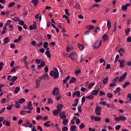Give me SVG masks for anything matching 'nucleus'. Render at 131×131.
<instances>
[{
  "mask_svg": "<svg viewBox=\"0 0 131 131\" xmlns=\"http://www.w3.org/2000/svg\"><path fill=\"white\" fill-rule=\"evenodd\" d=\"M50 76H53L55 78L59 77V72L57 68H54V71H51L50 73Z\"/></svg>",
  "mask_w": 131,
  "mask_h": 131,
  "instance_id": "f257e3e1",
  "label": "nucleus"
},
{
  "mask_svg": "<svg viewBox=\"0 0 131 131\" xmlns=\"http://www.w3.org/2000/svg\"><path fill=\"white\" fill-rule=\"evenodd\" d=\"M35 63H36V64H40L37 66L38 69L43 68V67L46 66V62L45 61H41L40 59H35Z\"/></svg>",
  "mask_w": 131,
  "mask_h": 131,
  "instance_id": "f03ea898",
  "label": "nucleus"
},
{
  "mask_svg": "<svg viewBox=\"0 0 131 131\" xmlns=\"http://www.w3.org/2000/svg\"><path fill=\"white\" fill-rule=\"evenodd\" d=\"M69 58L73 61H76L77 60V53L76 52H72L69 55Z\"/></svg>",
  "mask_w": 131,
  "mask_h": 131,
  "instance_id": "7ed1b4c3",
  "label": "nucleus"
},
{
  "mask_svg": "<svg viewBox=\"0 0 131 131\" xmlns=\"http://www.w3.org/2000/svg\"><path fill=\"white\" fill-rule=\"evenodd\" d=\"M127 75V73L126 72L124 73L122 76L120 77V78H118V82H121L122 81L125 80V77H126Z\"/></svg>",
  "mask_w": 131,
  "mask_h": 131,
  "instance_id": "20e7f679",
  "label": "nucleus"
},
{
  "mask_svg": "<svg viewBox=\"0 0 131 131\" xmlns=\"http://www.w3.org/2000/svg\"><path fill=\"white\" fill-rule=\"evenodd\" d=\"M118 77H116L113 80V82L110 83V88H113L114 86H116V82L118 81Z\"/></svg>",
  "mask_w": 131,
  "mask_h": 131,
  "instance_id": "39448f33",
  "label": "nucleus"
},
{
  "mask_svg": "<svg viewBox=\"0 0 131 131\" xmlns=\"http://www.w3.org/2000/svg\"><path fill=\"white\" fill-rule=\"evenodd\" d=\"M102 110V108L100 106H97L95 108V112L96 115L100 116L101 115V111Z\"/></svg>",
  "mask_w": 131,
  "mask_h": 131,
  "instance_id": "423d86ee",
  "label": "nucleus"
},
{
  "mask_svg": "<svg viewBox=\"0 0 131 131\" xmlns=\"http://www.w3.org/2000/svg\"><path fill=\"white\" fill-rule=\"evenodd\" d=\"M52 95H53V96H58L60 95V91H59V88H54Z\"/></svg>",
  "mask_w": 131,
  "mask_h": 131,
  "instance_id": "0eeeda50",
  "label": "nucleus"
},
{
  "mask_svg": "<svg viewBox=\"0 0 131 131\" xmlns=\"http://www.w3.org/2000/svg\"><path fill=\"white\" fill-rule=\"evenodd\" d=\"M118 62H120V67L121 68H124L125 67V61L122 60L120 61V59L118 60Z\"/></svg>",
  "mask_w": 131,
  "mask_h": 131,
  "instance_id": "6e6552de",
  "label": "nucleus"
},
{
  "mask_svg": "<svg viewBox=\"0 0 131 131\" xmlns=\"http://www.w3.org/2000/svg\"><path fill=\"white\" fill-rule=\"evenodd\" d=\"M101 45H102V41H97L95 43L94 48L95 49H98V48H99V47H100Z\"/></svg>",
  "mask_w": 131,
  "mask_h": 131,
  "instance_id": "1a4fd4ad",
  "label": "nucleus"
},
{
  "mask_svg": "<svg viewBox=\"0 0 131 131\" xmlns=\"http://www.w3.org/2000/svg\"><path fill=\"white\" fill-rule=\"evenodd\" d=\"M59 118L60 119H65L66 118V115L65 114L64 112L60 113L59 115Z\"/></svg>",
  "mask_w": 131,
  "mask_h": 131,
  "instance_id": "9d476101",
  "label": "nucleus"
},
{
  "mask_svg": "<svg viewBox=\"0 0 131 131\" xmlns=\"http://www.w3.org/2000/svg\"><path fill=\"white\" fill-rule=\"evenodd\" d=\"M40 80L37 79L35 80L36 88L38 89L40 86Z\"/></svg>",
  "mask_w": 131,
  "mask_h": 131,
  "instance_id": "9b49d317",
  "label": "nucleus"
},
{
  "mask_svg": "<svg viewBox=\"0 0 131 131\" xmlns=\"http://www.w3.org/2000/svg\"><path fill=\"white\" fill-rule=\"evenodd\" d=\"M128 7H129V3H127L125 5L122 6L121 9L122 11H126Z\"/></svg>",
  "mask_w": 131,
  "mask_h": 131,
  "instance_id": "f8f14e48",
  "label": "nucleus"
},
{
  "mask_svg": "<svg viewBox=\"0 0 131 131\" xmlns=\"http://www.w3.org/2000/svg\"><path fill=\"white\" fill-rule=\"evenodd\" d=\"M125 51L124 50V49L123 48H120L118 50V53L120 54V56H123V54H124V52Z\"/></svg>",
  "mask_w": 131,
  "mask_h": 131,
  "instance_id": "ddd939ff",
  "label": "nucleus"
},
{
  "mask_svg": "<svg viewBox=\"0 0 131 131\" xmlns=\"http://www.w3.org/2000/svg\"><path fill=\"white\" fill-rule=\"evenodd\" d=\"M9 41H10V38H9V37H6L4 38V41L3 42V45H4V46H5V45H7V43H8V42H9Z\"/></svg>",
  "mask_w": 131,
  "mask_h": 131,
  "instance_id": "4468645a",
  "label": "nucleus"
},
{
  "mask_svg": "<svg viewBox=\"0 0 131 131\" xmlns=\"http://www.w3.org/2000/svg\"><path fill=\"white\" fill-rule=\"evenodd\" d=\"M75 96H77L78 97H80V92L76 91L74 93L73 98H74Z\"/></svg>",
  "mask_w": 131,
  "mask_h": 131,
  "instance_id": "2eb2a0df",
  "label": "nucleus"
},
{
  "mask_svg": "<svg viewBox=\"0 0 131 131\" xmlns=\"http://www.w3.org/2000/svg\"><path fill=\"white\" fill-rule=\"evenodd\" d=\"M3 124H5L7 126H10V125H11V122L6 120L3 121Z\"/></svg>",
  "mask_w": 131,
  "mask_h": 131,
  "instance_id": "dca6fc26",
  "label": "nucleus"
},
{
  "mask_svg": "<svg viewBox=\"0 0 131 131\" xmlns=\"http://www.w3.org/2000/svg\"><path fill=\"white\" fill-rule=\"evenodd\" d=\"M32 3L33 4L34 7H37L39 1H38V0H32Z\"/></svg>",
  "mask_w": 131,
  "mask_h": 131,
  "instance_id": "f3484780",
  "label": "nucleus"
},
{
  "mask_svg": "<svg viewBox=\"0 0 131 131\" xmlns=\"http://www.w3.org/2000/svg\"><path fill=\"white\" fill-rule=\"evenodd\" d=\"M25 102H26V100H25V99L24 98H21L20 99H18V101L19 104H23L24 103H25Z\"/></svg>",
  "mask_w": 131,
  "mask_h": 131,
  "instance_id": "a211bd4d",
  "label": "nucleus"
},
{
  "mask_svg": "<svg viewBox=\"0 0 131 131\" xmlns=\"http://www.w3.org/2000/svg\"><path fill=\"white\" fill-rule=\"evenodd\" d=\"M78 104V99H76L75 102L72 104L73 107H76Z\"/></svg>",
  "mask_w": 131,
  "mask_h": 131,
  "instance_id": "6ab92c4d",
  "label": "nucleus"
},
{
  "mask_svg": "<svg viewBox=\"0 0 131 131\" xmlns=\"http://www.w3.org/2000/svg\"><path fill=\"white\" fill-rule=\"evenodd\" d=\"M75 74L76 76H78L79 74H81V71L80 70H76L75 71Z\"/></svg>",
  "mask_w": 131,
  "mask_h": 131,
  "instance_id": "aec40b11",
  "label": "nucleus"
},
{
  "mask_svg": "<svg viewBox=\"0 0 131 131\" xmlns=\"http://www.w3.org/2000/svg\"><path fill=\"white\" fill-rule=\"evenodd\" d=\"M60 114V111L56 110L55 111H53V114L55 116H57V115H58V114Z\"/></svg>",
  "mask_w": 131,
  "mask_h": 131,
  "instance_id": "412c9836",
  "label": "nucleus"
},
{
  "mask_svg": "<svg viewBox=\"0 0 131 131\" xmlns=\"http://www.w3.org/2000/svg\"><path fill=\"white\" fill-rule=\"evenodd\" d=\"M78 46L80 51H82L84 49V46L80 43H78Z\"/></svg>",
  "mask_w": 131,
  "mask_h": 131,
  "instance_id": "4be33fe9",
  "label": "nucleus"
},
{
  "mask_svg": "<svg viewBox=\"0 0 131 131\" xmlns=\"http://www.w3.org/2000/svg\"><path fill=\"white\" fill-rule=\"evenodd\" d=\"M68 119L65 118L63 119L62 123L64 125H67L68 124Z\"/></svg>",
  "mask_w": 131,
  "mask_h": 131,
  "instance_id": "5701e85b",
  "label": "nucleus"
},
{
  "mask_svg": "<svg viewBox=\"0 0 131 131\" xmlns=\"http://www.w3.org/2000/svg\"><path fill=\"white\" fill-rule=\"evenodd\" d=\"M86 29H88L89 30H92L94 28V26L92 25H88L85 27Z\"/></svg>",
  "mask_w": 131,
  "mask_h": 131,
  "instance_id": "b1692460",
  "label": "nucleus"
},
{
  "mask_svg": "<svg viewBox=\"0 0 131 131\" xmlns=\"http://www.w3.org/2000/svg\"><path fill=\"white\" fill-rule=\"evenodd\" d=\"M130 83L129 82H128V81H126L125 83H124L123 84V88H124V89H125V88L126 87V86H127V85H129V84H130Z\"/></svg>",
  "mask_w": 131,
  "mask_h": 131,
  "instance_id": "393cba45",
  "label": "nucleus"
},
{
  "mask_svg": "<svg viewBox=\"0 0 131 131\" xmlns=\"http://www.w3.org/2000/svg\"><path fill=\"white\" fill-rule=\"evenodd\" d=\"M92 93L93 96H97V95H98V93H99V90H93Z\"/></svg>",
  "mask_w": 131,
  "mask_h": 131,
  "instance_id": "a878e982",
  "label": "nucleus"
},
{
  "mask_svg": "<svg viewBox=\"0 0 131 131\" xmlns=\"http://www.w3.org/2000/svg\"><path fill=\"white\" fill-rule=\"evenodd\" d=\"M62 108H63V105H62V104L57 105V109L58 111L60 112V111L62 110Z\"/></svg>",
  "mask_w": 131,
  "mask_h": 131,
  "instance_id": "bb28decb",
  "label": "nucleus"
},
{
  "mask_svg": "<svg viewBox=\"0 0 131 131\" xmlns=\"http://www.w3.org/2000/svg\"><path fill=\"white\" fill-rule=\"evenodd\" d=\"M20 91V87L17 86L15 88V89L14 90V92L15 94H18V92Z\"/></svg>",
  "mask_w": 131,
  "mask_h": 131,
  "instance_id": "cd10ccee",
  "label": "nucleus"
},
{
  "mask_svg": "<svg viewBox=\"0 0 131 131\" xmlns=\"http://www.w3.org/2000/svg\"><path fill=\"white\" fill-rule=\"evenodd\" d=\"M20 104L18 101L15 102V107L16 109H19L20 108Z\"/></svg>",
  "mask_w": 131,
  "mask_h": 131,
  "instance_id": "c85d7f7f",
  "label": "nucleus"
},
{
  "mask_svg": "<svg viewBox=\"0 0 131 131\" xmlns=\"http://www.w3.org/2000/svg\"><path fill=\"white\" fill-rule=\"evenodd\" d=\"M75 81H76V78L72 77L70 80L69 83H73V82H75Z\"/></svg>",
  "mask_w": 131,
  "mask_h": 131,
  "instance_id": "c756f323",
  "label": "nucleus"
},
{
  "mask_svg": "<svg viewBox=\"0 0 131 131\" xmlns=\"http://www.w3.org/2000/svg\"><path fill=\"white\" fill-rule=\"evenodd\" d=\"M107 27L108 30L110 29V27H111V22L109 20L107 21Z\"/></svg>",
  "mask_w": 131,
  "mask_h": 131,
  "instance_id": "7c9ffc66",
  "label": "nucleus"
},
{
  "mask_svg": "<svg viewBox=\"0 0 131 131\" xmlns=\"http://www.w3.org/2000/svg\"><path fill=\"white\" fill-rule=\"evenodd\" d=\"M11 23H12V20H8L4 26H6V27H7V26H9V25H10Z\"/></svg>",
  "mask_w": 131,
  "mask_h": 131,
  "instance_id": "2f4dec72",
  "label": "nucleus"
},
{
  "mask_svg": "<svg viewBox=\"0 0 131 131\" xmlns=\"http://www.w3.org/2000/svg\"><path fill=\"white\" fill-rule=\"evenodd\" d=\"M120 119L121 121H125V120L127 119V118L124 116H120Z\"/></svg>",
  "mask_w": 131,
  "mask_h": 131,
  "instance_id": "473e14b6",
  "label": "nucleus"
},
{
  "mask_svg": "<svg viewBox=\"0 0 131 131\" xmlns=\"http://www.w3.org/2000/svg\"><path fill=\"white\" fill-rule=\"evenodd\" d=\"M108 80L109 79L108 78V77H106L105 78H104L103 80V84H106V83L108 82Z\"/></svg>",
  "mask_w": 131,
  "mask_h": 131,
  "instance_id": "72a5a7b5",
  "label": "nucleus"
},
{
  "mask_svg": "<svg viewBox=\"0 0 131 131\" xmlns=\"http://www.w3.org/2000/svg\"><path fill=\"white\" fill-rule=\"evenodd\" d=\"M86 98L88 100H93V99H94V95H89L88 96H86Z\"/></svg>",
  "mask_w": 131,
  "mask_h": 131,
  "instance_id": "f704fd0d",
  "label": "nucleus"
},
{
  "mask_svg": "<svg viewBox=\"0 0 131 131\" xmlns=\"http://www.w3.org/2000/svg\"><path fill=\"white\" fill-rule=\"evenodd\" d=\"M49 123H50V121H47L46 122H45L44 123L45 126H47V127H49L50 125Z\"/></svg>",
  "mask_w": 131,
  "mask_h": 131,
  "instance_id": "c9c22d12",
  "label": "nucleus"
},
{
  "mask_svg": "<svg viewBox=\"0 0 131 131\" xmlns=\"http://www.w3.org/2000/svg\"><path fill=\"white\" fill-rule=\"evenodd\" d=\"M94 85H95V82H92V83H89V84L88 85V89H92V87L94 86Z\"/></svg>",
  "mask_w": 131,
  "mask_h": 131,
  "instance_id": "e433bc0d",
  "label": "nucleus"
},
{
  "mask_svg": "<svg viewBox=\"0 0 131 131\" xmlns=\"http://www.w3.org/2000/svg\"><path fill=\"white\" fill-rule=\"evenodd\" d=\"M6 31H7V28L6 26L3 27V31H2L1 34L3 35V34H5L6 33Z\"/></svg>",
  "mask_w": 131,
  "mask_h": 131,
  "instance_id": "4c0bfd02",
  "label": "nucleus"
},
{
  "mask_svg": "<svg viewBox=\"0 0 131 131\" xmlns=\"http://www.w3.org/2000/svg\"><path fill=\"white\" fill-rule=\"evenodd\" d=\"M114 120H115V121H117V122H119V121H120V116L114 118Z\"/></svg>",
  "mask_w": 131,
  "mask_h": 131,
  "instance_id": "58836bf2",
  "label": "nucleus"
},
{
  "mask_svg": "<svg viewBox=\"0 0 131 131\" xmlns=\"http://www.w3.org/2000/svg\"><path fill=\"white\" fill-rule=\"evenodd\" d=\"M17 79H18V77L16 76H14L10 80L11 81H15Z\"/></svg>",
  "mask_w": 131,
  "mask_h": 131,
  "instance_id": "ea45409f",
  "label": "nucleus"
},
{
  "mask_svg": "<svg viewBox=\"0 0 131 131\" xmlns=\"http://www.w3.org/2000/svg\"><path fill=\"white\" fill-rule=\"evenodd\" d=\"M15 2H13L9 4V5H8V7L9 8H12V7H14V6H15Z\"/></svg>",
  "mask_w": 131,
  "mask_h": 131,
  "instance_id": "a19ab883",
  "label": "nucleus"
},
{
  "mask_svg": "<svg viewBox=\"0 0 131 131\" xmlns=\"http://www.w3.org/2000/svg\"><path fill=\"white\" fill-rule=\"evenodd\" d=\"M56 96H57L56 98V99L57 100V101H60L62 96H61L60 94H59L58 95H56Z\"/></svg>",
  "mask_w": 131,
  "mask_h": 131,
  "instance_id": "79ce46f5",
  "label": "nucleus"
},
{
  "mask_svg": "<svg viewBox=\"0 0 131 131\" xmlns=\"http://www.w3.org/2000/svg\"><path fill=\"white\" fill-rule=\"evenodd\" d=\"M127 99L129 102L131 101V94H128L127 95Z\"/></svg>",
  "mask_w": 131,
  "mask_h": 131,
  "instance_id": "37998d69",
  "label": "nucleus"
},
{
  "mask_svg": "<svg viewBox=\"0 0 131 131\" xmlns=\"http://www.w3.org/2000/svg\"><path fill=\"white\" fill-rule=\"evenodd\" d=\"M120 92V87H118L116 91H114L115 94H118V93H119Z\"/></svg>",
  "mask_w": 131,
  "mask_h": 131,
  "instance_id": "c03bdc74",
  "label": "nucleus"
},
{
  "mask_svg": "<svg viewBox=\"0 0 131 131\" xmlns=\"http://www.w3.org/2000/svg\"><path fill=\"white\" fill-rule=\"evenodd\" d=\"M13 21H14V22H19V21H20V19L18 17H15L13 18Z\"/></svg>",
  "mask_w": 131,
  "mask_h": 131,
  "instance_id": "a18cd8bd",
  "label": "nucleus"
},
{
  "mask_svg": "<svg viewBox=\"0 0 131 131\" xmlns=\"http://www.w3.org/2000/svg\"><path fill=\"white\" fill-rule=\"evenodd\" d=\"M7 102V98H3L2 100L1 101V104H5Z\"/></svg>",
  "mask_w": 131,
  "mask_h": 131,
  "instance_id": "49530a36",
  "label": "nucleus"
},
{
  "mask_svg": "<svg viewBox=\"0 0 131 131\" xmlns=\"http://www.w3.org/2000/svg\"><path fill=\"white\" fill-rule=\"evenodd\" d=\"M107 98H109L110 99H112V98L113 97V94L112 93H107Z\"/></svg>",
  "mask_w": 131,
  "mask_h": 131,
  "instance_id": "de8ad7c7",
  "label": "nucleus"
},
{
  "mask_svg": "<svg viewBox=\"0 0 131 131\" xmlns=\"http://www.w3.org/2000/svg\"><path fill=\"white\" fill-rule=\"evenodd\" d=\"M76 129V126L72 125L71 127V130L74 131Z\"/></svg>",
  "mask_w": 131,
  "mask_h": 131,
  "instance_id": "09e8293b",
  "label": "nucleus"
},
{
  "mask_svg": "<svg viewBox=\"0 0 131 131\" xmlns=\"http://www.w3.org/2000/svg\"><path fill=\"white\" fill-rule=\"evenodd\" d=\"M48 46H49V43L48 42H45L43 43V48L45 49H47V48H48Z\"/></svg>",
  "mask_w": 131,
  "mask_h": 131,
  "instance_id": "8fccbe9b",
  "label": "nucleus"
},
{
  "mask_svg": "<svg viewBox=\"0 0 131 131\" xmlns=\"http://www.w3.org/2000/svg\"><path fill=\"white\" fill-rule=\"evenodd\" d=\"M43 76H44L45 79H49V75H48V73H46V74H44Z\"/></svg>",
  "mask_w": 131,
  "mask_h": 131,
  "instance_id": "3c124183",
  "label": "nucleus"
},
{
  "mask_svg": "<svg viewBox=\"0 0 131 131\" xmlns=\"http://www.w3.org/2000/svg\"><path fill=\"white\" fill-rule=\"evenodd\" d=\"M65 13L67 16H70V13H69V10L67 9H65Z\"/></svg>",
  "mask_w": 131,
  "mask_h": 131,
  "instance_id": "603ef678",
  "label": "nucleus"
},
{
  "mask_svg": "<svg viewBox=\"0 0 131 131\" xmlns=\"http://www.w3.org/2000/svg\"><path fill=\"white\" fill-rule=\"evenodd\" d=\"M95 121H100L101 120V117H95Z\"/></svg>",
  "mask_w": 131,
  "mask_h": 131,
  "instance_id": "864d4df0",
  "label": "nucleus"
},
{
  "mask_svg": "<svg viewBox=\"0 0 131 131\" xmlns=\"http://www.w3.org/2000/svg\"><path fill=\"white\" fill-rule=\"evenodd\" d=\"M121 127V126L120 125H117L115 127L116 130H119V129Z\"/></svg>",
  "mask_w": 131,
  "mask_h": 131,
  "instance_id": "5fc2aeb1",
  "label": "nucleus"
},
{
  "mask_svg": "<svg viewBox=\"0 0 131 131\" xmlns=\"http://www.w3.org/2000/svg\"><path fill=\"white\" fill-rule=\"evenodd\" d=\"M99 95H100V96H106V93H105L103 91H100L99 92Z\"/></svg>",
  "mask_w": 131,
  "mask_h": 131,
  "instance_id": "6e6d98bb",
  "label": "nucleus"
},
{
  "mask_svg": "<svg viewBox=\"0 0 131 131\" xmlns=\"http://www.w3.org/2000/svg\"><path fill=\"white\" fill-rule=\"evenodd\" d=\"M98 31H100V28L96 27L94 29V32L97 33Z\"/></svg>",
  "mask_w": 131,
  "mask_h": 131,
  "instance_id": "4d7b16f0",
  "label": "nucleus"
},
{
  "mask_svg": "<svg viewBox=\"0 0 131 131\" xmlns=\"http://www.w3.org/2000/svg\"><path fill=\"white\" fill-rule=\"evenodd\" d=\"M53 103H54V101L52 100V98H49L48 99V104H53Z\"/></svg>",
  "mask_w": 131,
  "mask_h": 131,
  "instance_id": "13d9d810",
  "label": "nucleus"
},
{
  "mask_svg": "<svg viewBox=\"0 0 131 131\" xmlns=\"http://www.w3.org/2000/svg\"><path fill=\"white\" fill-rule=\"evenodd\" d=\"M43 45V43L42 42H39L38 43H37V46L38 48H40L41 46Z\"/></svg>",
  "mask_w": 131,
  "mask_h": 131,
  "instance_id": "bf43d9fd",
  "label": "nucleus"
},
{
  "mask_svg": "<svg viewBox=\"0 0 131 131\" xmlns=\"http://www.w3.org/2000/svg\"><path fill=\"white\" fill-rule=\"evenodd\" d=\"M68 130V126H64L62 128V131H67Z\"/></svg>",
  "mask_w": 131,
  "mask_h": 131,
  "instance_id": "052dcab7",
  "label": "nucleus"
},
{
  "mask_svg": "<svg viewBox=\"0 0 131 131\" xmlns=\"http://www.w3.org/2000/svg\"><path fill=\"white\" fill-rule=\"evenodd\" d=\"M103 38L104 39V40H108V35H104L103 36Z\"/></svg>",
  "mask_w": 131,
  "mask_h": 131,
  "instance_id": "680f3d73",
  "label": "nucleus"
},
{
  "mask_svg": "<svg viewBox=\"0 0 131 131\" xmlns=\"http://www.w3.org/2000/svg\"><path fill=\"white\" fill-rule=\"evenodd\" d=\"M3 67H4V62H0V71L2 70Z\"/></svg>",
  "mask_w": 131,
  "mask_h": 131,
  "instance_id": "e2e57ef3",
  "label": "nucleus"
},
{
  "mask_svg": "<svg viewBox=\"0 0 131 131\" xmlns=\"http://www.w3.org/2000/svg\"><path fill=\"white\" fill-rule=\"evenodd\" d=\"M77 110L80 113H81V106L80 105L77 106Z\"/></svg>",
  "mask_w": 131,
  "mask_h": 131,
  "instance_id": "0e129e2a",
  "label": "nucleus"
},
{
  "mask_svg": "<svg viewBox=\"0 0 131 131\" xmlns=\"http://www.w3.org/2000/svg\"><path fill=\"white\" fill-rule=\"evenodd\" d=\"M27 106H28L29 107H32V103L31 102V101H29L28 102Z\"/></svg>",
  "mask_w": 131,
  "mask_h": 131,
  "instance_id": "69168bd1",
  "label": "nucleus"
},
{
  "mask_svg": "<svg viewBox=\"0 0 131 131\" xmlns=\"http://www.w3.org/2000/svg\"><path fill=\"white\" fill-rule=\"evenodd\" d=\"M127 42H130L131 41V37L129 36L127 38V40H126Z\"/></svg>",
  "mask_w": 131,
  "mask_h": 131,
  "instance_id": "338daca9",
  "label": "nucleus"
},
{
  "mask_svg": "<svg viewBox=\"0 0 131 131\" xmlns=\"http://www.w3.org/2000/svg\"><path fill=\"white\" fill-rule=\"evenodd\" d=\"M18 24L19 25H21V26H23L24 25V21L23 20H20L18 23Z\"/></svg>",
  "mask_w": 131,
  "mask_h": 131,
  "instance_id": "774afa93",
  "label": "nucleus"
}]
</instances>
